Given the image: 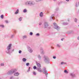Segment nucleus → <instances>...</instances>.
<instances>
[{
	"label": "nucleus",
	"instance_id": "obj_18",
	"mask_svg": "<svg viewBox=\"0 0 79 79\" xmlns=\"http://www.w3.org/2000/svg\"><path fill=\"white\" fill-rule=\"evenodd\" d=\"M56 46L58 48H60L61 47V45L59 44H57Z\"/></svg>",
	"mask_w": 79,
	"mask_h": 79
},
{
	"label": "nucleus",
	"instance_id": "obj_36",
	"mask_svg": "<svg viewBox=\"0 0 79 79\" xmlns=\"http://www.w3.org/2000/svg\"><path fill=\"white\" fill-rule=\"evenodd\" d=\"M36 36H39L40 35V34H39V33H37L36 34Z\"/></svg>",
	"mask_w": 79,
	"mask_h": 79
},
{
	"label": "nucleus",
	"instance_id": "obj_37",
	"mask_svg": "<svg viewBox=\"0 0 79 79\" xmlns=\"http://www.w3.org/2000/svg\"><path fill=\"white\" fill-rule=\"evenodd\" d=\"M26 37H27V36L26 35H24L23 36V39H24V38H26Z\"/></svg>",
	"mask_w": 79,
	"mask_h": 79
},
{
	"label": "nucleus",
	"instance_id": "obj_14",
	"mask_svg": "<svg viewBox=\"0 0 79 79\" xmlns=\"http://www.w3.org/2000/svg\"><path fill=\"white\" fill-rule=\"evenodd\" d=\"M14 76H19V73H18V72H15L14 74Z\"/></svg>",
	"mask_w": 79,
	"mask_h": 79
},
{
	"label": "nucleus",
	"instance_id": "obj_6",
	"mask_svg": "<svg viewBox=\"0 0 79 79\" xmlns=\"http://www.w3.org/2000/svg\"><path fill=\"white\" fill-rule=\"evenodd\" d=\"M43 71L45 73L46 75V76L47 77V75L48 74V72L46 70V68H44L43 69Z\"/></svg>",
	"mask_w": 79,
	"mask_h": 79
},
{
	"label": "nucleus",
	"instance_id": "obj_15",
	"mask_svg": "<svg viewBox=\"0 0 79 79\" xmlns=\"http://www.w3.org/2000/svg\"><path fill=\"white\" fill-rule=\"evenodd\" d=\"M62 22H63L62 21H61V23H62V24H63L64 25H67V24H68V23H63Z\"/></svg>",
	"mask_w": 79,
	"mask_h": 79
},
{
	"label": "nucleus",
	"instance_id": "obj_3",
	"mask_svg": "<svg viewBox=\"0 0 79 79\" xmlns=\"http://www.w3.org/2000/svg\"><path fill=\"white\" fill-rule=\"evenodd\" d=\"M16 71H17V70L16 69H12L8 71L7 74L8 75H11V74H12V73H15V72H16Z\"/></svg>",
	"mask_w": 79,
	"mask_h": 79
},
{
	"label": "nucleus",
	"instance_id": "obj_48",
	"mask_svg": "<svg viewBox=\"0 0 79 79\" xmlns=\"http://www.w3.org/2000/svg\"><path fill=\"white\" fill-rule=\"evenodd\" d=\"M53 0V1H56V0Z\"/></svg>",
	"mask_w": 79,
	"mask_h": 79
},
{
	"label": "nucleus",
	"instance_id": "obj_46",
	"mask_svg": "<svg viewBox=\"0 0 79 79\" xmlns=\"http://www.w3.org/2000/svg\"><path fill=\"white\" fill-rule=\"evenodd\" d=\"M61 40H62V41H63V39H61Z\"/></svg>",
	"mask_w": 79,
	"mask_h": 79
},
{
	"label": "nucleus",
	"instance_id": "obj_34",
	"mask_svg": "<svg viewBox=\"0 0 79 79\" xmlns=\"http://www.w3.org/2000/svg\"><path fill=\"white\" fill-rule=\"evenodd\" d=\"M30 35H33V33L31 32H30Z\"/></svg>",
	"mask_w": 79,
	"mask_h": 79
},
{
	"label": "nucleus",
	"instance_id": "obj_43",
	"mask_svg": "<svg viewBox=\"0 0 79 79\" xmlns=\"http://www.w3.org/2000/svg\"><path fill=\"white\" fill-rule=\"evenodd\" d=\"M39 24V25H41V24H42V23L41 22Z\"/></svg>",
	"mask_w": 79,
	"mask_h": 79
},
{
	"label": "nucleus",
	"instance_id": "obj_47",
	"mask_svg": "<svg viewBox=\"0 0 79 79\" xmlns=\"http://www.w3.org/2000/svg\"><path fill=\"white\" fill-rule=\"evenodd\" d=\"M66 1H67V2H69V0H66Z\"/></svg>",
	"mask_w": 79,
	"mask_h": 79
},
{
	"label": "nucleus",
	"instance_id": "obj_27",
	"mask_svg": "<svg viewBox=\"0 0 79 79\" xmlns=\"http://www.w3.org/2000/svg\"><path fill=\"white\" fill-rule=\"evenodd\" d=\"M23 18V17H20L19 18V21H21V20H22V19Z\"/></svg>",
	"mask_w": 79,
	"mask_h": 79
},
{
	"label": "nucleus",
	"instance_id": "obj_5",
	"mask_svg": "<svg viewBox=\"0 0 79 79\" xmlns=\"http://www.w3.org/2000/svg\"><path fill=\"white\" fill-rule=\"evenodd\" d=\"M44 58V62H47L48 60V57L47 56H43Z\"/></svg>",
	"mask_w": 79,
	"mask_h": 79
},
{
	"label": "nucleus",
	"instance_id": "obj_26",
	"mask_svg": "<svg viewBox=\"0 0 79 79\" xmlns=\"http://www.w3.org/2000/svg\"><path fill=\"white\" fill-rule=\"evenodd\" d=\"M79 4V2H78L77 3L76 2L75 5L77 7V5H78Z\"/></svg>",
	"mask_w": 79,
	"mask_h": 79
},
{
	"label": "nucleus",
	"instance_id": "obj_31",
	"mask_svg": "<svg viewBox=\"0 0 79 79\" xmlns=\"http://www.w3.org/2000/svg\"><path fill=\"white\" fill-rule=\"evenodd\" d=\"M26 66H29V63H27L26 64Z\"/></svg>",
	"mask_w": 79,
	"mask_h": 79
},
{
	"label": "nucleus",
	"instance_id": "obj_44",
	"mask_svg": "<svg viewBox=\"0 0 79 79\" xmlns=\"http://www.w3.org/2000/svg\"><path fill=\"white\" fill-rule=\"evenodd\" d=\"M51 48H52V49H54V48H53V47H51Z\"/></svg>",
	"mask_w": 79,
	"mask_h": 79
},
{
	"label": "nucleus",
	"instance_id": "obj_16",
	"mask_svg": "<svg viewBox=\"0 0 79 79\" xmlns=\"http://www.w3.org/2000/svg\"><path fill=\"white\" fill-rule=\"evenodd\" d=\"M43 15H44V14L43 13V12H41L40 14V17H42V16H43Z\"/></svg>",
	"mask_w": 79,
	"mask_h": 79
},
{
	"label": "nucleus",
	"instance_id": "obj_33",
	"mask_svg": "<svg viewBox=\"0 0 79 79\" xmlns=\"http://www.w3.org/2000/svg\"><path fill=\"white\" fill-rule=\"evenodd\" d=\"M33 69H37V67L35 66H34L33 67Z\"/></svg>",
	"mask_w": 79,
	"mask_h": 79
},
{
	"label": "nucleus",
	"instance_id": "obj_7",
	"mask_svg": "<svg viewBox=\"0 0 79 79\" xmlns=\"http://www.w3.org/2000/svg\"><path fill=\"white\" fill-rule=\"evenodd\" d=\"M27 48L29 52H30V53H31V52H32V49H31V48L30 47H29V46H27Z\"/></svg>",
	"mask_w": 79,
	"mask_h": 79
},
{
	"label": "nucleus",
	"instance_id": "obj_25",
	"mask_svg": "<svg viewBox=\"0 0 79 79\" xmlns=\"http://www.w3.org/2000/svg\"><path fill=\"white\" fill-rule=\"evenodd\" d=\"M23 13H26L27 12V10L25 9L23 10Z\"/></svg>",
	"mask_w": 79,
	"mask_h": 79
},
{
	"label": "nucleus",
	"instance_id": "obj_23",
	"mask_svg": "<svg viewBox=\"0 0 79 79\" xmlns=\"http://www.w3.org/2000/svg\"><path fill=\"white\" fill-rule=\"evenodd\" d=\"M66 63L64 62H62L61 63V64H66Z\"/></svg>",
	"mask_w": 79,
	"mask_h": 79
},
{
	"label": "nucleus",
	"instance_id": "obj_39",
	"mask_svg": "<svg viewBox=\"0 0 79 79\" xmlns=\"http://www.w3.org/2000/svg\"><path fill=\"white\" fill-rule=\"evenodd\" d=\"M5 23H8V20H6L5 21Z\"/></svg>",
	"mask_w": 79,
	"mask_h": 79
},
{
	"label": "nucleus",
	"instance_id": "obj_30",
	"mask_svg": "<svg viewBox=\"0 0 79 79\" xmlns=\"http://www.w3.org/2000/svg\"><path fill=\"white\" fill-rule=\"evenodd\" d=\"M1 18L2 19H3V15H1Z\"/></svg>",
	"mask_w": 79,
	"mask_h": 79
},
{
	"label": "nucleus",
	"instance_id": "obj_12",
	"mask_svg": "<svg viewBox=\"0 0 79 79\" xmlns=\"http://www.w3.org/2000/svg\"><path fill=\"white\" fill-rule=\"evenodd\" d=\"M37 70L40 72V73H42V70L40 68L39 69V68H37L36 69Z\"/></svg>",
	"mask_w": 79,
	"mask_h": 79
},
{
	"label": "nucleus",
	"instance_id": "obj_22",
	"mask_svg": "<svg viewBox=\"0 0 79 79\" xmlns=\"http://www.w3.org/2000/svg\"><path fill=\"white\" fill-rule=\"evenodd\" d=\"M38 58L39 60H40L41 59V56L40 55H38Z\"/></svg>",
	"mask_w": 79,
	"mask_h": 79
},
{
	"label": "nucleus",
	"instance_id": "obj_2",
	"mask_svg": "<svg viewBox=\"0 0 79 79\" xmlns=\"http://www.w3.org/2000/svg\"><path fill=\"white\" fill-rule=\"evenodd\" d=\"M35 4V2L34 1H28L25 2L24 5L25 6H33Z\"/></svg>",
	"mask_w": 79,
	"mask_h": 79
},
{
	"label": "nucleus",
	"instance_id": "obj_10",
	"mask_svg": "<svg viewBox=\"0 0 79 79\" xmlns=\"http://www.w3.org/2000/svg\"><path fill=\"white\" fill-rule=\"evenodd\" d=\"M36 66L38 68H40L41 67V66H40V64L39 63H38L37 62H36Z\"/></svg>",
	"mask_w": 79,
	"mask_h": 79
},
{
	"label": "nucleus",
	"instance_id": "obj_17",
	"mask_svg": "<svg viewBox=\"0 0 79 79\" xmlns=\"http://www.w3.org/2000/svg\"><path fill=\"white\" fill-rule=\"evenodd\" d=\"M23 61V62H26V61H27V59L25 58H23L22 59Z\"/></svg>",
	"mask_w": 79,
	"mask_h": 79
},
{
	"label": "nucleus",
	"instance_id": "obj_29",
	"mask_svg": "<svg viewBox=\"0 0 79 79\" xmlns=\"http://www.w3.org/2000/svg\"><path fill=\"white\" fill-rule=\"evenodd\" d=\"M1 66H4V63H2L0 64Z\"/></svg>",
	"mask_w": 79,
	"mask_h": 79
},
{
	"label": "nucleus",
	"instance_id": "obj_13",
	"mask_svg": "<svg viewBox=\"0 0 79 79\" xmlns=\"http://www.w3.org/2000/svg\"><path fill=\"white\" fill-rule=\"evenodd\" d=\"M70 75L72 77H75V74H74L73 73H71L70 74Z\"/></svg>",
	"mask_w": 79,
	"mask_h": 79
},
{
	"label": "nucleus",
	"instance_id": "obj_40",
	"mask_svg": "<svg viewBox=\"0 0 79 79\" xmlns=\"http://www.w3.org/2000/svg\"><path fill=\"white\" fill-rule=\"evenodd\" d=\"M0 26L2 27H4V26L3 25H1Z\"/></svg>",
	"mask_w": 79,
	"mask_h": 79
},
{
	"label": "nucleus",
	"instance_id": "obj_41",
	"mask_svg": "<svg viewBox=\"0 0 79 79\" xmlns=\"http://www.w3.org/2000/svg\"><path fill=\"white\" fill-rule=\"evenodd\" d=\"M53 58L54 59H56V56H53Z\"/></svg>",
	"mask_w": 79,
	"mask_h": 79
},
{
	"label": "nucleus",
	"instance_id": "obj_42",
	"mask_svg": "<svg viewBox=\"0 0 79 79\" xmlns=\"http://www.w3.org/2000/svg\"><path fill=\"white\" fill-rule=\"evenodd\" d=\"M30 69H31V67H30L29 68L28 71H30Z\"/></svg>",
	"mask_w": 79,
	"mask_h": 79
},
{
	"label": "nucleus",
	"instance_id": "obj_21",
	"mask_svg": "<svg viewBox=\"0 0 79 79\" xmlns=\"http://www.w3.org/2000/svg\"><path fill=\"white\" fill-rule=\"evenodd\" d=\"M19 13V10L17 9L16 10V11L15 12V14H18Z\"/></svg>",
	"mask_w": 79,
	"mask_h": 79
},
{
	"label": "nucleus",
	"instance_id": "obj_20",
	"mask_svg": "<svg viewBox=\"0 0 79 79\" xmlns=\"http://www.w3.org/2000/svg\"><path fill=\"white\" fill-rule=\"evenodd\" d=\"M41 1H43V0H35L36 2H41Z\"/></svg>",
	"mask_w": 79,
	"mask_h": 79
},
{
	"label": "nucleus",
	"instance_id": "obj_24",
	"mask_svg": "<svg viewBox=\"0 0 79 79\" xmlns=\"http://www.w3.org/2000/svg\"><path fill=\"white\" fill-rule=\"evenodd\" d=\"M64 73H65L66 74H68V71H67L66 70H64Z\"/></svg>",
	"mask_w": 79,
	"mask_h": 79
},
{
	"label": "nucleus",
	"instance_id": "obj_19",
	"mask_svg": "<svg viewBox=\"0 0 79 79\" xmlns=\"http://www.w3.org/2000/svg\"><path fill=\"white\" fill-rule=\"evenodd\" d=\"M13 31L14 32V35L16 34V31L15 30H13Z\"/></svg>",
	"mask_w": 79,
	"mask_h": 79
},
{
	"label": "nucleus",
	"instance_id": "obj_45",
	"mask_svg": "<svg viewBox=\"0 0 79 79\" xmlns=\"http://www.w3.org/2000/svg\"><path fill=\"white\" fill-rule=\"evenodd\" d=\"M58 8H57L56 9V11H58Z\"/></svg>",
	"mask_w": 79,
	"mask_h": 79
},
{
	"label": "nucleus",
	"instance_id": "obj_28",
	"mask_svg": "<svg viewBox=\"0 0 79 79\" xmlns=\"http://www.w3.org/2000/svg\"><path fill=\"white\" fill-rule=\"evenodd\" d=\"M15 37V34H14L13 35H12L11 36V38H13V37Z\"/></svg>",
	"mask_w": 79,
	"mask_h": 79
},
{
	"label": "nucleus",
	"instance_id": "obj_8",
	"mask_svg": "<svg viewBox=\"0 0 79 79\" xmlns=\"http://www.w3.org/2000/svg\"><path fill=\"white\" fill-rule=\"evenodd\" d=\"M48 23L47 22H45L44 23V27L45 28H47V27H48Z\"/></svg>",
	"mask_w": 79,
	"mask_h": 79
},
{
	"label": "nucleus",
	"instance_id": "obj_38",
	"mask_svg": "<svg viewBox=\"0 0 79 79\" xmlns=\"http://www.w3.org/2000/svg\"><path fill=\"white\" fill-rule=\"evenodd\" d=\"M77 19L75 18V22L76 23V22H77Z\"/></svg>",
	"mask_w": 79,
	"mask_h": 79
},
{
	"label": "nucleus",
	"instance_id": "obj_50",
	"mask_svg": "<svg viewBox=\"0 0 79 79\" xmlns=\"http://www.w3.org/2000/svg\"><path fill=\"white\" fill-rule=\"evenodd\" d=\"M78 26H79V25H78Z\"/></svg>",
	"mask_w": 79,
	"mask_h": 79
},
{
	"label": "nucleus",
	"instance_id": "obj_1",
	"mask_svg": "<svg viewBox=\"0 0 79 79\" xmlns=\"http://www.w3.org/2000/svg\"><path fill=\"white\" fill-rule=\"evenodd\" d=\"M11 44H9L7 46L6 48V53L8 54H11L12 53H13L14 51H15V49H11L12 47Z\"/></svg>",
	"mask_w": 79,
	"mask_h": 79
},
{
	"label": "nucleus",
	"instance_id": "obj_4",
	"mask_svg": "<svg viewBox=\"0 0 79 79\" xmlns=\"http://www.w3.org/2000/svg\"><path fill=\"white\" fill-rule=\"evenodd\" d=\"M53 24H54V28L55 29H56L57 30H58L60 29V27L58 26V25H57V24H56V23H54Z\"/></svg>",
	"mask_w": 79,
	"mask_h": 79
},
{
	"label": "nucleus",
	"instance_id": "obj_9",
	"mask_svg": "<svg viewBox=\"0 0 79 79\" xmlns=\"http://www.w3.org/2000/svg\"><path fill=\"white\" fill-rule=\"evenodd\" d=\"M55 15H52L50 18V20H53V19H55Z\"/></svg>",
	"mask_w": 79,
	"mask_h": 79
},
{
	"label": "nucleus",
	"instance_id": "obj_32",
	"mask_svg": "<svg viewBox=\"0 0 79 79\" xmlns=\"http://www.w3.org/2000/svg\"><path fill=\"white\" fill-rule=\"evenodd\" d=\"M33 74L34 75H36V73L35 72H33Z\"/></svg>",
	"mask_w": 79,
	"mask_h": 79
},
{
	"label": "nucleus",
	"instance_id": "obj_35",
	"mask_svg": "<svg viewBox=\"0 0 79 79\" xmlns=\"http://www.w3.org/2000/svg\"><path fill=\"white\" fill-rule=\"evenodd\" d=\"M22 52V51L21 50H19V53H20V54H21Z\"/></svg>",
	"mask_w": 79,
	"mask_h": 79
},
{
	"label": "nucleus",
	"instance_id": "obj_11",
	"mask_svg": "<svg viewBox=\"0 0 79 79\" xmlns=\"http://www.w3.org/2000/svg\"><path fill=\"white\" fill-rule=\"evenodd\" d=\"M40 51L41 52V53L42 54H44V49H43V48H40Z\"/></svg>",
	"mask_w": 79,
	"mask_h": 79
},
{
	"label": "nucleus",
	"instance_id": "obj_49",
	"mask_svg": "<svg viewBox=\"0 0 79 79\" xmlns=\"http://www.w3.org/2000/svg\"><path fill=\"white\" fill-rule=\"evenodd\" d=\"M0 79H1V78H0Z\"/></svg>",
	"mask_w": 79,
	"mask_h": 79
}]
</instances>
